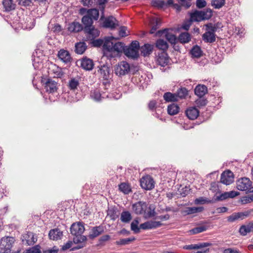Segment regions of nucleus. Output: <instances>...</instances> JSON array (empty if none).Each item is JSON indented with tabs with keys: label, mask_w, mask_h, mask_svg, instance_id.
I'll use <instances>...</instances> for the list:
<instances>
[{
	"label": "nucleus",
	"mask_w": 253,
	"mask_h": 253,
	"mask_svg": "<svg viewBox=\"0 0 253 253\" xmlns=\"http://www.w3.org/2000/svg\"><path fill=\"white\" fill-rule=\"evenodd\" d=\"M84 230L85 228L83 222H78L72 224L70 232L75 236L73 239L75 244L82 243L86 240V236L82 235Z\"/></svg>",
	"instance_id": "1"
},
{
	"label": "nucleus",
	"mask_w": 253,
	"mask_h": 253,
	"mask_svg": "<svg viewBox=\"0 0 253 253\" xmlns=\"http://www.w3.org/2000/svg\"><path fill=\"white\" fill-rule=\"evenodd\" d=\"M15 242V238L7 236L2 238L0 242V253H15L12 248Z\"/></svg>",
	"instance_id": "2"
},
{
	"label": "nucleus",
	"mask_w": 253,
	"mask_h": 253,
	"mask_svg": "<svg viewBox=\"0 0 253 253\" xmlns=\"http://www.w3.org/2000/svg\"><path fill=\"white\" fill-rule=\"evenodd\" d=\"M139 42L137 41H134L131 42L129 46H126L124 53L127 57L135 59L139 56Z\"/></svg>",
	"instance_id": "3"
},
{
	"label": "nucleus",
	"mask_w": 253,
	"mask_h": 253,
	"mask_svg": "<svg viewBox=\"0 0 253 253\" xmlns=\"http://www.w3.org/2000/svg\"><path fill=\"white\" fill-rule=\"evenodd\" d=\"M99 70L98 73L100 74V78L104 81L103 84L105 85L109 84V81L111 79L112 76V69L108 65L103 64L98 67Z\"/></svg>",
	"instance_id": "4"
},
{
	"label": "nucleus",
	"mask_w": 253,
	"mask_h": 253,
	"mask_svg": "<svg viewBox=\"0 0 253 253\" xmlns=\"http://www.w3.org/2000/svg\"><path fill=\"white\" fill-rule=\"evenodd\" d=\"M129 71V64L125 61L118 63L115 67V73L119 76H124L128 74Z\"/></svg>",
	"instance_id": "5"
},
{
	"label": "nucleus",
	"mask_w": 253,
	"mask_h": 253,
	"mask_svg": "<svg viewBox=\"0 0 253 253\" xmlns=\"http://www.w3.org/2000/svg\"><path fill=\"white\" fill-rule=\"evenodd\" d=\"M252 184V182L250 179L245 177L241 178L236 181L237 189L246 192H249Z\"/></svg>",
	"instance_id": "6"
},
{
	"label": "nucleus",
	"mask_w": 253,
	"mask_h": 253,
	"mask_svg": "<svg viewBox=\"0 0 253 253\" xmlns=\"http://www.w3.org/2000/svg\"><path fill=\"white\" fill-rule=\"evenodd\" d=\"M140 186L142 188L149 190L154 187V181L150 175H147L142 177L140 180Z\"/></svg>",
	"instance_id": "7"
},
{
	"label": "nucleus",
	"mask_w": 253,
	"mask_h": 253,
	"mask_svg": "<svg viewBox=\"0 0 253 253\" xmlns=\"http://www.w3.org/2000/svg\"><path fill=\"white\" fill-rule=\"evenodd\" d=\"M156 36L161 37L164 35L168 41H169L171 44H175L176 42V36L169 32L168 29H165L163 30H159L157 31L155 34Z\"/></svg>",
	"instance_id": "8"
},
{
	"label": "nucleus",
	"mask_w": 253,
	"mask_h": 253,
	"mask_svg": "<svg viewBox=\"0 0 253 253\" xmlns=\"http://www.w3.org/2000/svg\"><path fill=\"white\" fill-rule=\"evenodd\" d=\"M234 181L233 173L230 170L223 171L220 176V182L226 185L231 184Z\"/></svg>",
	"instance_id": "9"
},
{
	"label": "nucleus",
	"mask_w": 253,
	"mask_h": 253,
	"mask_svg": "<svg viewBox=\"0 0 253 253\" xmlns=\"http://www.w3.org/2000/svg\"><path fill=\"white\" fill-rule=\"evenodd\" d=\"M147 205L146 202L139 201L132 206V209L134 212L137 214H142L146 213Z\"/></svg>",
	"instance_id": "10"
},
{
	"label": "nucleus",
	"mask_w": 253,
	"mask_h": 253,
	"mask_svg": "<svg viewBox=\"0 0 253 253\" xmlns=\"http://www.w3.org/2000/svg\"><path fill=\"white\" fill-rule=\"evenodd\" d=\"M44 84V88L46 91L48 93H54L57 90V83L51 79L45 80Z\"/></svg>",
	"instance_id": "11"
},
{
	"label": "nucleus",
	"mask_w": 253,
	"mask_h": 253,
	"mask_svg": "<svg viewBox=\"0 0 253 253\" xmlns=\"http://www.w3.org/2000/svg\"><path fill=\"white\" fill-rule=\"evenodd\" d=\"M156 62L158 64L162 67H165L169 62V58L168 54L165 51H161L158 53L156 57Z\"/></svg>",
	"instance_id": "12"
},
{
	"label": "nucleus",
	"mask_w": 253,
	"mask_h": 253,
	"mask_svg": "<svg viewBox=\"0 0 253 253\" xmlns=\"http://www.w3.org/2000/svg\"><path fill=\"white\" fill-rule=\"evenodd\" d=\"M163 225L160 221H148L140 225V228L143 230L155 229Z\"/></svg>",
	"instance_id": "13"
},
{
	"label": "nucleus",
	"mask_w": 253,
	"mask_h": 253,
	"mask_svg": "<svg viewBox=\"0 0 253 253\" xmlns=\"http://www.w3.org/2000/svg\"><path fill=\"white\" fill-rule=\"evenodd\" d=\"M94 66L93 61L87 57H83L81 60V67L86 71L91 70Z\"/></svg>",
	"instance_id": "14"
},
{
	"label": "nucleus",
	"mask_w": 253,
	"mask_h": 253,
	"mask_svg": "<svg viewBox=\"0 0 253 253\" xmlns=\"http://www.w3.org/2000/svg\"><path fill=\"white\" fill-rule=\"evenodd\" d=\"M104 232V227L102 226L99 225L98 226L93 227L89 232L88 238L90 239H93L96 237L99 236Z\"/></svg>",
	"instance_id": "15"
},
{
	"label": "nucleus",
	"mask_w": 253,
	"mask_h": 253,
	"mask_svg": "<svg viewBox=\"0 0 253 253\" xmlns=\"http://www.w3.org/2000/svg\"><path fill=\"white\" fill-rule=\"evenodd\" d=\"M58 58L65 63H69L72 60V58L69 52L66 50L62 49L58 52Z\"/></svg>",
	"instance_id": "16"
},
{
	"label": "nucleus",
	"mask_w": 253,
	"mask_h": 253,
	"mask_svg": "<svg viewBox=\"0 0 253 253\" xmlns=\"http://www.w3.org/2000/svg\"><path fill=\"white\" fill-rule=\"evenodd\" d=\"M116 19L112 16L106 18L104 21L103 26L105 28L113 29L115 28L118 24L116 23Z\"/></svg>",
	"instance_id": "17"
},
{
	"label": "nucleus",
	"mask_w": 253,
	"mask_h": 253,
	"mask_svg": "<svg viewBox=\"0 0 253 253\" xmlns=\"http://www.w3.org/2000/svg\"><path fill=\"white\" fill-rule=\"evenodd\" d=\"M150 25L151 28L150 33L154 34L161 25V19L157 17H153L150 20Z\"/></svg>",
	"instance_id": "18"
},
{
	"label": "nucleus",
	"mask_w": 253,
	"mask_h": 253,
	"mask_svg": "<svg viewBox=\"0 0 253 253\" xmlns=\"http://www.w3.org/2000/svg\"><path fill=\"white\" fill-rule=\"evenodd\" d=\"M185 114L190 120H195L198 117L199 111L196 107H192L186 110Z\"/></svg>",
	"instance_id": "19"
},
{
	"label": "nucleus",
	"mask_w": 253,
	"mask_h": 253,
	"mask_svg": "<svg viewBox=\"0 0 253 253\" xmlns=\"http://www.w3.org/2000/svg\"><path fill=\"white\" fill-rule=\"evenodd\" d=\"M84 32L87 34V37L91 40H93L99 35L100 32L97 29H95L93 26L89 28H86L84 30Z\"/></svg>",
	"instance_id": "20"
},
{
	"label": "nucleus",
	"mask_w": 253,
	"mask_h": 253,
	"mask_svg": "<svg viewBox=\"0 0 253 253\" xmlns=\"http://www.w3.org/2000/svg\"><path fill=\"white\" fill-rule=\"evenodd\" d=\"M114 39V37H108L105 39L104 42L103 44V49L108 52H113L114 42L113 40Z\"/></svg>",
	"instance_id": "21"
},
{
	"label": "nucleus",
	"mask_w": 253,
	"mask_h": 253,
	"mask_svg": "<svg viewBox=\"0 0 253 253\" xmlns=\"http://www.w3.org/2000/svg\"><path fill=\"white\" fill-rule=\"evenodd\" d=\"M48 236L51 240H58L61 238L63 233L58 228H55L49 231Z\"/></svg>",
	"instance_id": "22"
},
{
	"label": "nucleus",
	"mask_w": 253,
	"mask_h": 253,
	"mask_svg": "<svg viewBox=\"0 0 253 253\" xmlns=\"http://www.w3.org/2000/svg\"><path fill=\"white\" fill-rule=\"evenodd\" d=\"M195 94L199 97H203L208 93L207 87L204 84L197 85L194 89Z\"/></svg>",
	"instance_id": "23"
},
{
	"label": "nucleus",
	"mask_w": 253,
	"mask_h": 253,
	"mask_svg": "<svg viewBox=\"0 0 253 253\" xmlns=\"http://www.w3.org/2000/svg\"><path fill=\"white\" fill-rule=\"evenodd\" d=\"M83 29V27L79 22H73L69 24L68 30L71 32L77 33L81 31Z\"/></svg>",
	"instance_id": "24"
},
{
	"label": "nucleus",
	"mask_w": 253,
	"mask_h": 253,
	"mask_svg": "<svg viewBox=\"0 0 253 253\" xmlns=\"http://www.w3.org/2000/svg\"><path fill=\"white\" fill-rule=\"evenodd\" d=\"M80 78L78 77L75 78H71L68 82V88L73 91L77 89L80 84Z\"/></svg>",
	"instance_id": "25"
},
{
	"label": "nucleus",
	"mask_w": 253,
	"mask_h": 253,
	"mask_svg": "<svg viewBox=\"0 0 253 253\" xmlns=\"http://www.w3.org/2000/svg\"><path fill=\"white\" fill-rule=\"evenodd\" d=\"M211 245L210 243H202L198 244H191L184 246L183 248L185 250H196L210 246Z\"/></svg>",
	"instance_id": "26"
},
{
	"label": "nucleus",
	"mask_w": 253,
	"mask_h": 253,
	"mask_svg": "<svg viewBox=\"0 0 253 253\" xmlns=\"http://www.w3.org/2000/svg\"><path fill=\"white\" fill-rule=\"evenodd\" d=\"M203 41L207 43H213L215 42L216 35L215 33L206 32L202 35Z\"/></svg>",
	"instance_id": "27"
},
{
	"label": "nucleus",
	"mask_w": 253,
	"mask_h": 253,
	"mask_svg": "<svg viewBox=\"0 0 253 253\" xmlns=\"http://www.w3.org/2000/svg\"><path fill=\"white\" fill-rule=\"evenodd\" d=\"M253 231V222H250L247 225H242L239 229L240 233L243 236H245L247 233Z\"/></svg>",
	"instance_id": "28"
},
{
	"label": "nucleus",
	"mask_w": 253,
	"mask_h": 253,
	"mask_svg": "<svg viewBox=\"0 0 253 253\" xmlns=\"http://www.w3.org/2000/svg\"><path fill=\"white\" fill-rule=\"evenodd\" d=\"M153 45L149 43L144 44L140 47L141 54L143 56L150 55L153 51Z\"/></svg>",
	"instance_id": "29"
},
{
	"label": "nucleus",
	"mask_w": 253,
	"mask_h": 253,
	"mask_svg": "<svg viewBox=\"0 0 253 253\" xmlns=\"http://www.w3.org/2000/svg\"><path fill=\"white\" fill-rule=\"evenodd\" d=\"M204 208L202 207H187L182 211V212L185 215H189L202 212Z\"/></svg>",
	"instance_id": "30"
},
{
	"label": "nucleus",
	"mask_w": 253,
	"mask_h": 253,
	"mask_svg": "<svg viewBox=\"0 0 253 253\" xmlns=\"http://www.w3.org/2000/svg\"><path fill=\"white\" fill-rule=\"evenodd\" d=\"M2 4L5 11H10L14 10L16 6L13 0H3Z\"/></svg>",
	"instance_id": "31"
},
{
	"label": "nucleus",
	"mask_w": 253,
	"mask_h": 253,
	"mask_svg": "<svg viewBox=\"0 0 253 253\" xmlns=\"http://www.w3.org/2000/svg\"><path fill=\"white\" fill-rule=\"evenodd\" d=\"M87 46L84 42H79L75 44V51L76 53L82 54L86 49Z\"/></svg>",
	"instance_id": "32"
},
{
	"label": "nucleus",
	"mask_w": 253,
	"mask_h": 253,
	"mask_svg": "<svg viewBox=\"0 0 253 253\" xmlns=\"http://www.w3.org/2000/svg\"><path fill=\"white\" fill-rule=\"evenodd\" d=\"M201 12L198 10H194L190 13V19L192 22H200L202 21Z\"/></svg>",
	"instance_id": "33"
},
{
	"label": "nucleus",
	"mask_w": 253,
	"mask_h": 253,
	"mask_svg": "<svg viewBox=\"0 0 253 253\" xmlns=\"http://www.w3.org/2000/svg\"><path fill=\"white\" fill-rule=\"evenodd\" d=\"M190 53L192 56L195 58H199L203 55V51L200 46L195 45L190 50Z\"/></svg>",
	"instance_id": "34"
},
{
	"label": "nucleus",
	"mask_w": 253,
	"mask_h": 253,
	"mask_svg": "<svg viewBox=\"0 0 253 253\" xmlns=\"http://www.w3.org/2000/svg\"><path fill=\"white\" fill-rule=\"evenodd\" d=\"M191 35L188 32H183L179 34L178 36V41L180 43H186L191 41Z\"/></svg>",
	"instance_id": "35"
},
{
	"label": "nucleus",
	"mask_w": 253,
	"mask_h": 253,
	"mask_svg": "<svg viewBox=\"0 0 253 253\" xmlns=\"http://www.w3.org/2000/svg\"><path fill=\"white\" fill-rule=\"evenodd\" d=\"M23 237L24 240H23V242L24 243L25 242V244L29 246L33 245L37 241L34 237L33 233L32 232L28 233L24 236Z\"/></svg>",
	"instance_id": "36"
},
{
	"label": "nucleus",
	"mask_w": 253,
	"mask_h": 253,
	"mask_svg": "<svg viewBox=\"0 0 253 253\" xmlns=\"http://www.w3.org/2000/svg\"><path fill=\"white\" fill-rule=\"evenodd\" d=\"M163 97L167 102H175L178 101L175 93H172L170 92H167L164 93Z\"/></svg>",
	"instance_id": "37"
},
{
	"label": "nucleus",
	"mask_w": 253,
	"mask_h": 253,
	"mask_svg": "<svg viewBox=\"0 0 253 253\" xmlns=\"http://www.w3.org/2000/svg\"><path fill=\"white\" fill-rule=\"evenodd\" d=\"M156 46L162 51H165L169 47V45L166 41L163 39H159L156 42Z\"/></svg>",
	"instance_id": "38"
},
{
	"label": "nucleus",
	"mask_w": 253,
	"mask_h": 253,
	"mask_svg": "<svg viewBox=\"0 0 253 253\" xmlns=\"http://www.w3.org/2000/svg\"><path fill=\"white\" fill-rule=\"evenodd\" d=\"M82 22L84 25V30L86 29V28H89L93 26V20L87 15H85L83 17Z\"/></svg>",
	"instance_id": "39"
},
{
	"label": "nucleus",
	"mask_w": 253,
	"mask_h": 253,
	"mask_svg": "<svg viewBox=\"0 0 253 253\" xmlns=\"http://www.w3.org/2000/svg\"><path fill=\"white\" fill-rule=\"evenodd\" d=\"M179 111V107L177 104L172 103L168 106V113L170 115H176Z\"/></svg>",
	"instance_id": "40"
},
{
	"label": "nucleus",
	"mask_w": 253,
	"mask_h": 253,
	"mask_svg": "<svg viewBox=\"0 0 253 253\" xmlns=\"http://www.w3.org/2000/svg\"><path fill=\"white\" fill-rule=\"evenodd\" d=\"M178 101L179 99L185 98L188 95V90L185 87H181L179 88L175 92Z\"/></svg>",
	"instance_id": "41"
},
{
	"label": "nucleus",
	"mask_w": 253,
	"mask_h": 253,
	"mask_svg": "<svg viewBox=\"0 0 253 253\" xmlns=\"http://www.w3.org/2000/svg\"><path fill=\"white\" fill-rule=\"evenodd\" d=\"M86 15L92 18V20H97L99 17V10L96 8L88 9Z\"/></svg>",
	"instance_id": "42"
},
{
	"label": "nucleus",
	"mask_w": 253,
	"mask_h": 253,
	"mask_svg": "<svg viewBox=\"0 0 253 253\" xmlns=\"http://www.w3.org/2000/svg\"><path fill=\"white\" fill-rule=\"evenodd\" d=\"M202 20H208L212 16V10L211 8H206L203 10H201Z\"/></svg>",
	"instance_id": "43"
},
{
	"label": "nucleus",
	"mask_w": 253,
	"mask_h": 253,
	"mask_svg": "<svg viewBox=\"0 0 253 253\" xmlns=\"http://www.w3.org/2000/svg\"><path fill=\"white\" fill-rule=\"evenodd\" d=\"M90 96L92 99L96 101H100L102 98H104L101 96L99 90L97 89L91 91Z\"/></svg>",
	"instance_id": "44"
},
{
	"label": "nucleus",
	"mask_w": 253,
	"mask_h": 253,
	"mask_svg": "<svg viewBox=\"0 0 253 253\" xmlns=\"http://www.w3.org/2000/svg\"><path fill=\"white\" fill-rule=\"evenodd\" d=\"M131 219V215L128 211H123L121 213V220L123 222L128 223Z\"/></svg>",
	"instance_id": "45"
},
{
	"label": "nucleus",
	"mask_w": 253,
	"mask_h": 253,
	"mask_svg": "<svg viewBox=\"0 0 253 253\" xmlns=\"http://www.w3.org/2000/svg\"><path fill=\"white\" fill-rule=\"evenodd\" d=\"M135 240V238L134 237L121 239L119 241H117L116 244L117 245L123 246L129 244L132 242L134 241Z\"/></svg>",
	"instance_id": "46"
},
{
	"label": "nucleus",
	"mask_w": 253,
	"mask_h": 253,
	"mask_svg": "<svg viewBox=\"0 0 253 253\" xmlns=\"http://www.w3.org/2000/svg\"><path fill=\"white\" fill-rule=\"evenodd\" d=\"M126 46L124 43L122 42H115L113 49V51H116L118 53L124 52Z\"/></svg>",
	"instance_id": "47"
},
{
	"label": "nucleus",
	"mask_w": 253,
	"mask_h": 253,
	"mask_svg": "<svg viewBox=\"0 0 253 253\" xmlns=\"http://www.w3.org/2000/svg\"><path fill=\"white\" fill-rule=\"evenodd\" d=\"M119 190L125 194H127L131 192L130 186L126 183H121L119 185Z\"/></svg>",
	"instance_id": "48"
},
{
	"label": "nucleus",
	"mask_w": 253,
	"mask_h": 253,
	"mask_svg": "<svg viewBox=\"0 0 253 253\" xmlns=\"http://www.w3.org/2000/svg\"><path fill=\"white\" fill-rule=\"evenodd\" d=\"M225 3V0H212L211 4L215 9L221 8Z\"/></svg>",
	"instance_id": "49"
},
{
	"label": "nucleus",
	"mask_w": 253,
	"mask_h": 253,
	"mask_svg": "<svg viewBox=\"0 0 253 253\" xmlns=\"http://www.w3.org/2000/svg\"><path fill=\"white\" fill-rule=\"evenodd\" d=\"M253 210L251 209L249 210L244 211L243 212H237L238 220H243V219H245V218L248 217L251 214V213L253 212Z\"/></svg>",
	"instance_id": "50"
},
{
	"label": "nucleus",
	"mask_w": 253,
	"mask_h": 253,
	"mask_svg": "<svg viewBox=\"0 0 253 253\" xmlns=\"http://www.w3.org/2000/svg\"><path fill=\"white\" fill-rule=\"evenodd\" d=\"M207 229V227L206 226L202 225L193 228L190 230V232L191 234H196L205 231Z\"/></svg>",
	"instance_id": "51"
},
{
	"label": "nucleus",
	"mask_w": 253,
	"mask_h": 253,
	"mask_svg": "<svg viewBox=\"0 0 253 253\" xmlns=\"http://www.w3.org/2000/svg\"><path fill=\"white\" fill-rule=\"evenodd\" d=\"M139 224V220L137 218L135 219L131 223L130 227L131 230L135 233H138L140 232V228L138 227Z\"/></svg>",
	"instance_id": "52"
},
{
	"label": "nucleus",
	"mask_w": 253,
	"mask_h": 253,
	"mask_svg": "<svg viewBox=\"0 0 253 253\" xmlns=\"http://www.w3.org/2000/svg\"><path fill=\"white\" fill-rule=\"evenodd\" d=\"M195 103L198 107H202L207 105L208 100L203 97H199V98L195 101Z\"/></svg>",
	"instance_id": "53"
},
{
	"label": "nucleus",
	"mask_w": 253,
	"mask_h": 253,
	"mask_svg": "<svg viewBox=\"0 0 253 253\" xmlns=\"http://www.w3.org/2000/svg\"><path fill=\"white\" fill-rule=\"evenodd\" d=\"M108 215H109L111 218L115 220L118 217L119 215L117 214V211L114 208L109 209L108 211Z\"/></svg>",
	"instance_id": "54"
},
{
	"label": "nucleus",
	"mask_w": 253,
	"mask_h": 253,
	"mask_svg": "<svg viewBox=\"0 0 253 253\" xmlns=\"http://www.w3.org/2000/svg\"><path fill=\"white\" fill-rule=\"evenodd\" d=\"M211 200H208L207 198L203 197L197 198L194 201L195 204H203L205 203H211Z\"/></svg>",
	"instance_id": "55"
},
{
	"label": "nucleus",
	"mask_w": 253,
	"mask_h": 253,
	"mask_svg": "<svg viewBox=\"0 0 253 253\" xmlns=\"http://www.w3.org/2000/svg\"><path fill=\"white\" fill-rule=\"evenodd\" d=\"M149 211L146 213L147 216L149 218H152L155 216V207L154 205H151L149 207Z\"/></svg>",
	"instance_id": "56"
},
{
	"label": "nucleus",
	"mask_w": 253,
	"mask_h": 253,
	"mask_svg": "<svg viewBox=\"0 0 253 253\" xmlns=\"http://www.w3.org/2000/svg\"><path fill=\"white\" fill-rule=\"evenodd\" d=\"M152 4L155 7L162 8L165 5V2L163 0H153Z\"/></svg>",
	"instance_id": "57"
},
{
	"label": "nucleus",
	"mask_w": 253,
	"mask_h": 253,
	"mask_svg": "<svg viewBox=\"0 0 253 253\" xmlns=\"http://www.w3.org/2000/svg\"><path fill=\"white\" fill-rule=\"evenodd\" d=\"M207 30H208L207 32H210L215 33L217 30V27L215 25H213L212 23H210L206 25Z\"/></svg>",
	"instance_id": "58"
},
{
	"label": "nucleus",
	"mask_w": 253,
	"mask_h": 253,
	"mask_svg": "<svg viewBox=\"0 0 253 253\" xmlns=\"http://www.w3.org/2000/svg\"><path fill=\"white\" fill-rule=\"evenodd\" d=\"M230 196H229V194L228 192H225L219 196H217L215 199V201H223L224 200L227 199L229 198Z\"/></svg>",
	"instance_id": "59"
},
{
	"label": "nucleus",
	"mask_w": 253,
	"mask_h": 253,
	"mask_svg": "<svg viewBox=\"0 0 253 253\" xmlns=\"http://www.w3.org/2000/svg\"><path fill=\"white\" fill-rule=\"evenodd\" d=\"M17 1L18 3V4L27 6H29L32 2V0H17Z\"/></svg>",
	"instance_id": "60"
},
{
	"label": "nucleus",
	"mask_w": 253,
	"mask_h": 253,
	"mask_svg": "<svg viewBox=\"0 0 253 253\" xmlns=\"http://www.w3.org/2000/svg\"><path fill=\"white\" fill-rule=\"evenodd\" d=\"M223 253H241L237 248H230L224 250Z\"/></svg>",
	"instance_id": "61"
},
{
	"label": "nucleus",
	"mask_w": 253,
	"mask_h": 253,
	"mask_svg": "<svg viewBox=\"0 0 253 253\" xmlns=\"http://www.w3.org/2000/svg\"><path fill=\"white\" fill-rule=\"evenodd\" d=\"M196 5L198 8H203L207 5V2L205 0H197Z\"/></svg>",
	"instance_id": "62"
},
{
	"label": "nucleus",
	"mask_w": 253,
	"mask_h": 253,
	"mask_svg": "<svg viewBox=\"0 0 253 253\" xmlns=\"http://www.w3.org/2000/svg\"><path fill=\"white\" fill-rule=\"evenodd\" d=\"M104 42V41L103 40L99 39L94 40L92 42V44L95 47H100L101 45L103 46Z\"/></svg>",
	"instance_id": "63"
},
{
	"label": "nucleus",
	"mask_w": 253,
	"mask_h": 253,
	"mask_svg": "<svg viewBox=\"0 0 253 253\" xmlns=\"http://www.w3.org/2000/svg\"><path fill=\"white\" fill-rule=\"evenodd\" d=\"M238 220L237 212H234L227 217V221L229 222H233Z\"/></svg>",
	"instance_id": "64"
}]
</instances>
